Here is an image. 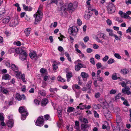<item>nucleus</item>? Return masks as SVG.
<instances>
[{
    "label": "nucleus",
    "mask_w": 131,
    "mask_h": 131,
    "mask_svg": "<svg viewBox=\"0 0 131 131\" xmlns=\"http://www.w3.org/2000/svg\"><path fill=\"white\" fill-rule=\"evenodd\" d=\"M106 35L103 33L100 32H98L96 35H95L93 37V38L98 43H100L102 44H104V42L101 40V39H104Z\"/></svg>",
    "instance_id": "f257e3e1"
},
{
    "label": "nucleus",
    "mask_w": 131,
    "mask_h": 131,
    "mask_svg": "<svg viewBox=\"0 0 131 131\" xmlns=\"http://www.w3.org/2000/svg\"><path fill=\"white\" fill-rule=\"evenodd\" d=\"M34 16L35 18L34 24L36 25L41 20L43 17L42 13L39 8L36 13L34 15Z\"/></svg>",
    "instance_id": "f03ea898"
},
{
    "label": "nucleus",
    "mask_w": 131,
    "mask_h": 131,
    "mask_svg": "<svg viewBox=\"0 0 131 131\" xmlns=\"http://www.w3.org/2000/svg\"><path fill=\"white\" fill-rule=\"evenodd\" d=\"M60 8L59 9V10L60 15L63 17H65L67 15V6L65 4H60Z\"/></svg>",
    "instance_id": "7ed1b4c3"
},
{
    "label": "nucleus",
    "mask_w": 131,
    "mask_h": 131,
    "mask_svg": "<svg viewBox=\"0 0 131 131\" xmlns=\"http://www.w3.org/2000/svg\"><path fill=\"white\" fill-rule=\"evenodd\" d=\"M78 29L75 26H73L69 28L68 29L69 34L71 35L74 36L77 35Z\"/></svg>",
    "instance_id": "20e7f679"
},
{
    "label": "nucleus",
    "mask_w": 131,
    "mask_h": 131,
    "mask_svg": "<svg viewBox=\"0 0 131 131\" xmlns=\"http://www.w3.org/2000/svg\"><path fill=\"white\" fill-rule=\"evenodd\" d=\"M77 7V5L75 3H70L67 6V10L70 12H73Z\"/></svg>",
    "instance_id": "39448f33"
},
{
    "label": "nucleus",
    "mask_w": 131,
    "mask_h": 131,
    "mask_svg": "<svg viewBox=\"0 0 131 131\" xmlns=\"http://www.w3.org/2000/svg\"><path fill=\"white\" fill-rule=\"evenodd\" d=\"M44 120L43 116H40L37 120L35 122V125L38 126H41L43 125Z\"/></svg>",
    "instance_id": "423d86ee"
},
{
    "label": "nucleus",
    "mask_w": 131,
    "mask_h": 131,
    "mask_svg": "<svg viewBox=\"0 0 131 131\" xmlns=\"http://www.w3.org/2000/svg\"><path fill=\"white\" fill-rule=\"evenodd\" d=\"M107 12L109 13H112L115 11V7L113 4L110 3L108 5L107 7Z\"/></svg>",
    "instance_id": "0eeeda50"
},
{
    "label": "nucleus",
    "mask_w": 131,
    "mask_h": 131,
    "mask_svg": "<svg viewBox=\"0 0 131 131\" xmlns=\"http://www.w3.org/2000/svg\"><path fill=\"white\" fill-rule=\"evenodd\" d=\"M18 23V22L17 19L12 18L11 19L10 26L11 27L15 26Z\"/></svg>",
    "instance_id": "6e6552de"
},
{
    "label": "nucleus",
    "mask_w": 131,
    "mask_h": 131,
    "mask_svg": "<svg viewBox=\"0 0 131 131\" xmlns=\"http://www.w3.org/2000/svg\"><path fill=\"white\" fill-rule=\"evenodd\" d=\"M19 112L22 114H26V115H28V113L27 111V110L26 109V108L24 106H22L20 107L19 109Z\"/></svg>",
    "instance_id": "1a4fd4ad"
},
{
    "label": "nucleus",
    "mask_w": 131,
    "mask_h": 131,
    "mask_svg": "<svg viewBox=\"0 0 131 131\" xmlns=\"http://www.w3.org/2000/svg\"><path fill=\"white\" fill-rule=\"evenodd\" d=\"M130 90V88L126 86L125 88L122 89V92L124 94H126L127 95H129L131 94Z\"/></svg>",
    "instance_id": "9d476101"
},
{
    "label": "nucleus",
    "mask_w": 131,
    "mask_h": 131,
    "mask_svg": "<svg viewBox=\"0 0 131 131\" xmlns=\"http://www.w3.org/2000/svg\"><path fill=\"white\" fill-rule=\"evenodd\" d=\"M27 57V53L25 51H23V53L19 55V59L22 61L26 60Z\"/></svg>",
    "instance_id": "9b49d317"
},
{
    "label": "nucleus",
    "mask_w": 131,
    "mask_h": 131,
    "mask_svg": "<svg viewBox=\"0 0 131 131\" xmlns=\"http://www.w3.org/2000/svg\"><path fill=\"white\" fill-rule=\"evenodd\" d=\"M25 96L24 94H23L21 96L19 93H17L16 95V100H17L18 101H20L22 99H25Z\"/></svg>",
    "instance_id": "f8f14e48"
},
{
    "label": "nucleus",
    "mask_w": 131,
    "mask_h": 131,
    "mask_svg": "<svg viewBox=\"0 0 131 131\" xmlns=\"http://www.w3.org/2000/svg\"><path fill=\"white\" fill-rule=\"evenodd\" d=\"M104 115L106 118L108 120H109L111 117V112L108 110H106V111L104 113Z\"/></svg>",
    "instance_id": "ddd939ff"
},
{
    "label": "nucleus",
    "mask_w": 131,
    "mask_h": 131,
    "mask_svg": "<svg viewBox=\"0 0 131 131\" xmlns=\"http://www.w3.org/2000/svg\"><path fill=\"white\" fill-rule=\"evenodd\" d=\"M29 56L30 58L32 59H36L38 58L36 53L34 51L30 52L29 53Z\"/></svg>",
    "instance_id": "4468645a"
},
{
    "label": "nucleus",
    "mask_w": 131,
    "mask_h": 131,
    "mask_svg": "<svg viewBox=\"0 0 131 131\" xmlns=\"http://www.w3.org/2000/svg\"><path fill=\"white\" fill-rule=\"evenodd\" d=\"M131 14V12L129 10L126 13H124L123 18L130 19H131V17L129 16V15Z\"/></svg>",
    "instance_id": "2eb2a0df"
},
{
    "label": "nucleus",
    "mask_w": 131,
    "mask_h": 131,
    "mask_svg": "<svg viewBox=\"0 0 131 131\" xmlns=\"http://www.w3.org/2000/svg\"><path fill=\"white\" fill-rule=\"evenodd\" d=\"M31 30V29L30 28H27L25 29L24 32L26 36L28 37L29 35Z\"/></svg>",
    "instance_id": "dca6fc26"
},
{
    "label": "nucleus",
    "mask_w": 131,
    "mask_h": 131,
    "mask_svg": "<svg viewBox=\"0 0 131 131\" xmlns=\"http://www.w3.org/2000/svg\"><path fill=\"white\" fill-rule=\"evenodd\" d=\"M13 119H9L7 123V125L10 128H11L13 126Z\"/></svg>",
    "instance_id": "f3484780"
},
{
    "label": "nucleus",
    "mask_w": 131,
    "mask_h": 131,
    "mask_svg": "<svg viewBox=\"0 0 131 131\" xmlns=\"http://www.w3.org/2000/svg\"><path fill=\"white\" fill-rule=\"evenodd\" d=\"M22 5L23 7V9L25 10L31 11L32 9V7L30 6H28L24 4H23Z\"/></svg>",
    "instance_id": "a211bd4d"
},
{
    "label": "nucleus",
    "mask_w": 131,
    "mask_h": 131,
    "mask_svg": "<svg viewBox=\"0 0 131 131\" xmlns=\"http://www.w3.org/2000/svg\"><path fill=\"white\" fill-rule=\"evenodd\" d=\"M62 110V108L61 106H59L58 107V117L60 118H61Z\"/></svg>",
    "instance_id": "6ab92c4d"
},
{
    "label": "nucleus",
    "mask_w": 131,
    "mask_h": 131,
    "mask_svg": "<svg viewBox=\"0 0 131 131\" xmlns=\"http://www.w3.org/2000/svg\"><path fill=\"white\" fill-rule=\"evenodd\" d=\"M83 67V64L81 63H79L77 65H76L75 67V70L76 71H78Z\"/></svg>",
    "instance_id": "aec40b11"
},
{
    "label": "nucleus",
    "mask_w": 131,
    "mask_h": 131,
    "mask_svg": "<svg viewBox=\"0 0 131 131\" xmlns=\"http://www.w3.org/2000/svg\"><path fill=\"white\" fill-rule=\"evenodd\" d=\"M81 75L82 77L83 80L85 81L87 80L86 78L88 77V74L85 72H82L81 73Z\"/></svg>",
    "instance_id": "412c9836"
},
{
    "label": "nucleus",
    "mask_w": 131,
    "mask_h": 131,
    "mask_svg": "<svg viewBox=\"0 0 131 131\" xmlns=\"http://www.w3.org/2000/svg\"><path fill=\"white\" fill-rule=\"evenodd\" d=\"M11 77L8 74H6L3 75L2 76V79L5 80H9L10 79Z\"/></svg>",
    "instance_id": "4be33fe9"
},
{
    "label": "nucleus",
    "mask_w": 131,
    "mask_h": 131,
    "mask_svg": "<svg viewBox=\"0 0 131 131\" xmlns=\"http://www.w3.org/2000/svg\"><path fill=\"white\" fill-rule=\"evenodd\" d=\"M23 51H25L23 50L21 48H18L15 49V52L17 54H20L23 53Z\"/></svg>",
    "instance_id": "5701e85b"
},
{
    "label": "nucleus",
    "mask_w": 131,
    "mask_h": 131,
    "mask_svg": "<svg viewBox=\"0 0 131 131\" xmlns=\"http://www.w3.org/2000/svg\"><path fill=\"white\" fill-rule=\"evenodd\" d=\"M102 128L103 129H106L107 130L110 129V127L109 126L107 122L105 121V122L104 124L103 125Z\"/></svg>",
    "instance_id": "b1692460"
},
{
    "label": "nucleus",
    "mask_w": 131,
    "mask_h": 131,
    "mask_svg": "<svg viewBox=\"0 0 131 131\" xmlns=\"http://www.w3.org/2000/svg\"><path fill=\"white\" fill-rule=\"evenodd\" d=\"M59 62H57L56 61H54L53 63V70H56L58 68L57 64L59 63Z\"/></svg>",
    "instance_id": "393cba45"
},
{
    "label": "nucleus",
    "mask_w": 131,
    "mask_h": 131,
    "mask_svg": "<svg viewBox=\"0 0 131 131\" xmlns=\"http://www.w3.org/2000/svg\"><path fill=\"white\" fill-rule=\"evenodd\" d=\"M92 13H91L90 11H89L87 14H85L84 16V18L86 19H88L91 17Z\"/></svg>",
    "instance_id": "a878e982"
},
{
    "label": "nucleus",
    "mask_w": 131,
    "mask_h": 131,
    "mask_svg": "<svg viewBox=\"0 0 131 131\" xmlns=\"http://www.w3.org/2000/svg\"><path fill=\"white\" fill-rule=\"evenodd\" d=\"M118 79H119V80L120 81H122L123 80H124L125 81V82H126L127 83H131L130 80L128 79H127L122 77H119L118 78Z\"/></svg>",
    "instance_id": "bb28decb"
},
{
    "label": "nucleus",
    "mask_w": 131,
    "mask_h": 131,
    "mask_svg": "<svg viewBox=\"0 0 131 131\" xmlns=\"http://www.w3.org/2000/svg\"><path fill=\"white\" fill-rule=\"evenodd\" d=\"M83 103H81L79 104V106H78L77 107V109H79L80 108L81 110H83L84 109H85V107H86V105H82V107L81 105H83Z\"/></svg>",
    "instance_id": "cd10ccee"
},
{
    "label": "nucleus",
    "mask_w": 131,
    "mask_h": 131,
    "mask_svg": "<svg viewBox=\"0 0 131 131\" xmlns=\"http://www.w3.org/2000/svg\"><path fill=\"white\" fill-rule=\"evenodd\" d=\"M48 100L47 99H43L41 102V105L44 106H45L48 103Z\"/></svg>",
    "instance_id": "c85d7f7f"
},
{
    "label": "nucleus",
    "mask_w": 131,
    "mask_h": 131,
    "mask_svg": "<svg viewBox=\"0 0 131 131\" xmlns=\"http://www.w3.org/2000/svg\"><path fill=\"white\" fill-rule=\"evenodd\" d=\"M129 72L128 69H124L121 70V73L125 75L127 74Z\"/></svg>",
    "instance_id": "c756f323"
},
{
    "label": "nucleus",
    "mask_w": 131,
    "mask_h": 131,
    "mask_svg": "<svg viewBox=\"0 0 131 131\" xmlns=\"http://www.w3.org/2000/svg\"><path fill=\"white\" fill-rule=\"evenodd\" d=\"M11 69L13 70L14 72L17 71L18 70V67L16 66L14 64H12L11 65Z\"/></svg>",
    "instance_id": "7c9ffc66"
},
{
    "label": "nucleus",
    "mask_w": 131,
    "mask_h": 131,
    "mask_svg": "<svg viewBox=\"0 0 131 131\" xmlns=\"http://www.w3.org/2000/svg\"><path fill=\"white\" fill-rule=\"evenodd\" d=\"M72 74L71 73L68 72L67 73L66 77L67 78V81L68 82L70 81V79L71 77Z\"/></svg>",
    "instance_id": "2f4dec72"
},
{
    "label": "nucleus",
    "mask_w": 131,
    "mask_h": 131,
    "mask_svg": "<svg viewBox=\"0 0 131 131\" xmlns=\"http://www.w3.org/2000/svg\"><path fill=\"white\" fill-rule=\"evenodd\" d=\"M10 20V17H7L3 19V22L4 23L7 24L9 22Z\"/></svg>",
    "instance_id": "473e14b6"
},
{
    "label": "nucleus",
    "mask_w": 131,
    "mask_h": 131,
    "mask_svg": "<svg viewBox=\"0 0 131 131\" xmlns=\"http://www.w3.org/2000/svg\"><path fill=\"white\" fill-rule=\"evenodd\" d=\"M106 31L108 32L109 35L110 36H113L114 34L113 33V31L112 30L110 29H107Z\"/></svg>",
    "instance_id": "72a5a7b5"
},
{
    "label": "nucleus",
    "mask_w": 131,
    "mask_h": 131,
    "mask_svg": "<svg viewBox=\"0 0 131 131\" xmlns=\"http://www.w3.org/2000/svg\"><path fill=\"white\" fill-rule=\"evenodd\" d=\"M14 73L16 77L20 78V77L21 74V73L20 71H18V70H17V71L15 72Z\"/></svg>",
    "instance_id": "f704fd0d"
},
{
    "label": "nucleus",
    "mask_w": 131,
    "mask_h": 131,
    "mask_svg": "<svg viewBox=\"0 0 131 131\" xmlns=\"http://www.w3.org/2000/svg\"><path fill=\"white\" fill-rule=\"evenodd\" d=\"M129 83H126V82H125L124 81H122L121 82H119V85H121L123 87H126V86L127 84H129Z\"/></svg>",
    "instance_id": "c9c22d12"
},
{
    "label": "nucleus",
    "mask_w": 131,
    "mask_h": 131,
    "mask_svg": "<svg viewBox=\"0 0 131 131\" xmlns=\"http://www.w3.org/2000/svg\"><path fill=\"white\" fill-rule=\"evenodd\" d=\"M100 106V105L99 104H92V107L93 108L95 109H99Z\"/></svg>",
    "instance_id": "e433bc0d"
},
{
    "label": "nucleus",
    "mask_w": 131,
    "mask_h": 131,
    "mask_svg": "<svg viewBox=\"0 0 131 131\" xmlns=\"http://www.w3.org/2000/svg\"><path fill=\"white\" fill-rule=\"evenodd\" d=\"M121 94L119 93L116 95L115 97V98L113 99L114 101H116L117 100L119 99L121 97Z\"/></svg>",
    "instance_id": "4c0bfd02"
},
{
    "label": "nucleus",
    "mask_w": 131,
    "mask_h": 131,
    "mask_svg": "<svg viewBox=\"0 0 131 131\" xmlns=\"http://www.w3.org/2000/svg\"><path fill=\"white\" fill-rule=\"evenodd\" d=\"M75 128L77 130H79V122L78 121H76L75 122Z\"/></svg>",
    "instance_id": "58836bf2"
},
{
    "label": "nucleus",
    "mask_w": 131,
    "mask_h": 131,
    "mask_svg": "<svg viewBox=\"0 0 131 131\" xmlns=\"http://www.w3.org/2000/svg\"><path fill=\"white\" fill-rule=\"evenodd\" d=\"M117 74V73H114L113 74L112 76V79L113 80H116L118 79Z\"/></svg>",
    "instance_id": "ea45409f"
},
{
    "label": "nucleus",
    "mask_w": 131,
    "mask_h": 131,
    "mask_svg": "<svg viewBox=\"0 0 131 131\" xmlns=\"http://www.w3.org/2000/svg\"><path fill=\"white\" fill-rule=\"evenodd\" d=\"M114 62L115 60L114 59L112 58H110L108 60L107 63L108 64H111L114 63Z\"/></svg>",
    "instance_id": "a19ab883"
},
{
    "label": "nucleus",
    "mask_w": 131,
    "mask_h": 131,
    "mask_svg": "<svg viewBox=\"0 0 131 131\" xmlns=\"http://www.w3.org/2000/svg\"><path fill=\"white\" fill-rule=\"evenodd\" d=\"M74 108L72 107H69L68 108L67 111L68 113H70L72 112Z\"/></svg>",
    "instance_id": "79ce46f5"
},
{
    "label": "nucleus",
    "mask_w": 131,
    "mask_h": 131,
    "mask_svg": "<svg viewBox=\"0 0 131 131\" xmlns=\"http://www.w3.org/2000/svg\"><path fill=\"white\" fill-rule=\"evenodd\" d=\"M109 57L107 55H105L102 59V61L104 62H105L107 61L109 59Z\"/></svg>",
    "instance_id": "37998d69"
},
{
    "label": "nucleus",
    "mask_w": 131,
    "mask_h": 131,
    "mask_svg": "<svg viewBox=\"0 0 131 131\" xmlns=\"http://www.w3.org/2000/svg\"><path fill=\"white\" fill-rule=\"evenodd\" d=\"M2 92L3 93L5 94H7L9 93L8 91L4 88H3Z\"/></svg>",
    "instance_id": "c03bdc74"
},
{
    "label": "nucleus",
    "mask_w": 131,
    "mask_h": 131,
    "mask_svg": "<svg viewBox=\"0 0 131 131\" xmlns=\"http://www.w3.org/2000/svg\"><path fill=\"white\" fill-rule=\"evenodd\" d=\"M74 88H75L76 89H79L80 88V86H79V85H78L77 84H74L72 86V88H73V90L75 92V91L74 90Z\"/></svg>",
    "instance_id": "a18cd8bd"
},
{
    "label": "nucleus",
    "mask_w": 131,
    "mask_h": 131,
    "mask_svg": "<svg viewBox=\"0 0 131 131\" xmlns=\"http://www.w3.org/2000/svg\"><path fill=\"white\" fill-rule=\"evenodd\" d=\"M28 115H26L25 114H22L21 116V120H24L25 119L26 117Z\"/></svg>",
    "instance_id": "49530a36"
},
{
    "label": "nucleus",
    "mask_w": 131,
    "mask_h": 131,
    "mask_svg": "<svg viewBox=\"0 0 131 131\" xmlns=\"http://www.w3.org/2000/svg\"><path fill=\"white\" fill-rule=\"evenodd\" d=\"M14 45H16L18 46H20L21 45L20 42L19 41H15L14 42Z\"/></svg>",
    "instance_id": "de8ad7c7"
},
{
    "label": "nucleus",
    "mask_w": 131,
    "mask_h": 131,
    "mask_svg": "<svg viewBox=\"0 0 131 131\" xmlns=\"http://www.w3.org/2000/svg\"><path fill=\"white\" fill-rule=\"evenodd\" d=\"M57 79L59 81L62 82H64L65 81V80L61 78L60 76L58 77Z\"/></svg>",
    "instance_id": "09e8293b"
},
{
    "label": "nucleus",
    "mask_w": 131,
    "mask_h": 131,
    "mask_svg": "<svg viewBox=\"0 0 131 131\" xmlns=\"http://www.w3.org/2000/svg\"><path fill=\"white\" fill-rule=\"evenodd\" d=\"M40 94L43 96H45L46 95V92L45 91L42 90L40 91L39 92Z\"/></svg>",
    "instance_id": "8fccbe9b"
},
{
    "label": "nucleus",
    "mask_w": 131,
    "mask_h": 131,
    "mask_svg": "<svg viewBox=\"0 0 131 131\" xmlns=\"http://www.w3.org/2000/svg\"><path fill=\"white\" fill-rule=\"evenodd\" d=\"M106 22L107 24L109 26H111L112 23V21L110 19H108L106 20Z\"/></svg>",
    "instance_id": "3c124183"
},
{
    "label": "nucleus",
    "mask_w": 131,
    "mask_h": 131,
    "mask_svg": "<svg viewBox=\"0 0 131 131\" xmlns=\"http://www.w3.org/2000/svg\"><path fill=\"white\" fill-rule=\"evenodd\" d=\"M21 80L24 82H26V80L25 78V76L24 74H21L20 76Z\"/></svg>",
    "instance_id": "603ef678"
},
{
    "label": "nucleus",
    "mask_w": 131,
    "mask_h": 131,
    "mask_svg": "<svg viewBox=\"0 0 131 131\" xmlns=\"http://www.w3.org/2000/svg\"><path fill=\"white\" fill-rule=\"evenodd\" d=\"M116 90L112 89L110 91L109 93L110 94H114L116 93Z\"/></svg>",
    "instance_id": "864d4df0"
},
{
    "label": "nucleus",
    "mask_w": 131,
    "mask_h": 131,
    "mask_svg": "<svg viewBox=\"0 0 131 131\" xmlns=\"http://www.w3.org/2000/svg\"><path fill=\"white\" fill-rule=\"evenodd\" d=\"M94 116L95 117L99 118V114L97 113L96 111H93Z\"/></svg>",
    "instance_id": "5fc2aeb1"
},
{
    "label": "nucleus",
    "mask_w": 131,
    "mask_h": 131,
    "mask_svg": "<svg viewBox=\"0 0 131 131\" xmlns=\"http://www.w3.org/2000/svg\"><path fill=\"white\" fill-rule=\"evenodd\" d=\"M114 55L115 57L117 58L120 59L121 58V57L120 56L119 54L117 53H115L114 54Z\"/></svg>",
    "instance_id": "6e6d98bb"
},
{
    "label": "nucleus",
    "mask_w": 131,
    "mask_h": 131,
    "mask_svg": "<svg viewBox=\"0 0 131 131\" xmlns=\"http://www.w3.org/2000/svg\"><path fill=\"white\" fill-rule=\"evenodd\" d=\"M101 94L100 92H97L95 94V97L96 98L99 97L100 96Z\"/></svg>",
    "instance_id": "4d7b16f0"
},
{
    "label": "nucleus",
    "mask_w": 131,
    "mask_h": 131,
    "mask_svg": "<svg viewBox=\"0 0 131 131\" xmlns=\"http://www.w3.org/2000/svg\"><path fill=\"white\" fill-rule=\"evenodd\" d=\"M5 65L8 68H9L10 67H11L10 64V61H7L5 63Z\"/></svg>",
    "instance_id": "13d9d810"
},
{
    "label": "nucleus",
    "mask_w": 131,
    "mask_h": 131,
    "mask_svg": "<svg viewBox=\"0 0 131 131\" xmlns=\"http://www.w3.org/2000/svg\"><path fill=\"white\" fill-rule=\"evenodd\" d=\"M90 61L92 64H95V63L94 61V59L93 58H92L90 59Z\"/></svg>",
    "instance_id": "bf43d9fd"
},
{
    "label": "nucleus",
    "mask_w": 131,
    "mask_h": 131,
    "mask_svg": "<svg viewBox=\"0 0 131 131\" xmlns=\"http://www.w3.org/2000/svg\"><path fill=\"white\" fill-rule=\"evenodd\" d=\"M116 21L120 23L122 22L123 21V20L120 17L117 18H116Z\"/></svg>",
    "instance_id": "052dcab7"
},
{
    "label": "nucleus",
    "mask_w": 131,
    "mask_h": 131,
    "mask_svg": "<svg viewBox=\"0 0 131 131\" xmlns=\"http://www.w3.org/2000/svg\"><path fill=\"white\" fill-rule=\"evenodd\" d=\"M96 66L97 69H99L101 67L102 65L101 63L100 62H98L97 63Z\"/></svg>",
    "instance_id": "680f3d73"
},
{
    "label": "nucleus",
    "mask_w": 131,
    "mask_h": 131,
    "mask_svg": "<svg viewBox=\"0 0 131 131\" xmlns=\"http://www.w3.org/2000/svg\"><path fill=\"white\" fill-rule=\"evenodd\" d=\"M123 103L124 104L127 106H129V104L128 103V102L127 100H125V101Z\"/></svg>",
    "instance_id": "e2e57ef3"
},
{
    "label": "nucleus",
    "mask_w": 131,
    "mask_h": 131,
    "mask_svg": "<svg viewBox=\"0 0 131 131\" xmlns=\"http://www.w3.org/2000/svg\"><path fill=\"white\" fill-rule=\"evenodd\" d=\"M89 40V37L88 36L84 37L83 39V40L85 42H87Z\"/></svg>",
    "instance_id": "0e129e2a"
},
{
    "label": "nucleus",
    "mask_w": 131,
    "mask_h": 131,
    "mask_svg": "<svg viewBox=\"0 0 131 131\" xmlns=\"http://www.w3.org/2000/svg\"><path fill=\"white\" fill-rule=\"evenodd\" d=\"M77 22L78 25L79 26H80L82 24V21L80 19H77Z\"/></svg>",
    "instance_id": "69168bd1"
},
{
    "label": "nucleus",
    "mask_w": 131,
    "mask_h": 131,
    "mask_svg": "<svg viewBox=\"0 0 131 131\" xmlns=\"http://www.w3.org/2000/svg\"><path fill=\"white\" fill-rule=\"evenodd\" d=\"M2 113H0V120L1 121H4V117Z\"/></svg>",
    "instance_id": "338daca9"
},
{
    "label": "nucleus",
    "mask_w": 131,
    "mask_h": 131,
    "mask_svg": "<svg viewBox=\"0 0 131 131\" xmlns=\"http://www.w3.org/2000/svg\"><path fill=\"white\" fill-rule=\"evenodd\" d=\"M4 33L7 36H9L11 35L10 32L7 31H5Z\"/></svg>",
    "instance_id": "774afa93"
}]
</instances>
